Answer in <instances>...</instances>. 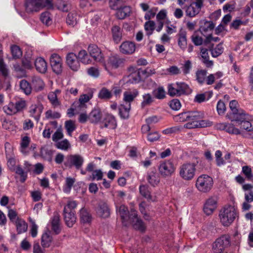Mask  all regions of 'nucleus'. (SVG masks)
<instances>
[{"instance_id":"obj_1","label":"nucleus","mask_w":253,"mask_h":253,"mask_svg":"<svg viewBox=\"0 0 253 253\" xmlns=\"http://www.w3.org/2000/svg\"><path fill=\"white\" fill-rule=\"evenodd\" d=\"M238 216L237 208L231 205L224 206L219 212L220 222L225 227L229 226Z\"/></svg>"},{"instance_id":"obj_2","label":"nucleus","mask_w":253,"mask_h":253,"mask_svg":"<svg viewBox=\"0 0 253 253\" xmlns=\"http://www.w3.org/2000/svg\"><path fill=\"white\" fill-rule=\"evenodd\" d=\"M204 114L198 111H189L188 122L184 125V127L193 129L199 127H206L211 126L212 122L208 120H204Z\"/></svg>"},{"instance_id":"obj_3","label":"nucleus","mask_w":253,"mask_h":253,"mask_svg":"<svg viewBox=\"0 0 253 253\" xmlns=\"http://www.w3.org/2000/svg\"><path fill=\"white\" fill-rule=\"evenodd\" d=\"M77 206V203L75 201L69 200L64 206L63 210V216L66 224L71 227L76 221L75 209Z\"/></svg>"},{"instance_id":"obj_4","label":"nucleus","mask_w":253,"mask_h":253,"mask_svg":"<svg viewBox=\"0 0 253 253\" xmlns=\"http://www.w3.org/2000/svg\"><path fill=\"white\" fill-rule=\"evenodd\" d=\"M26 11L28 12L38 11L43 7L51 8L53 4L51 0H26Z\"/></svg>"},{"instance_id":"obj_5","label":"nucleus","mask_w":253,"mask_h":253,"mask_svg":"<svg viewBox=\"0 0 253 253\" xmlns=\"http://www.w3.org/2000/svg\"><path fill=\"white\" fill-rule=\"evenodd\" d=\"M196 164L194 163H185L179 168V176L184 180H192L195 175Z\"/></svg>"},{"instance_id":"obj_6","label":"nucleus","mask_w":253,"mask_h":253,"mask_svg":"<svg viewBox=\"0 0 253 253\" xmlns=\"http://www.w3.org/2000/svg\"><path fill=\"white\" fill-rule=\"evenodd\" d=\"M176 166L172 159L161 161L158 167L160 174L165 178L170 177L175 172Z\"/></svg>"},{"instance_id":"obj_7","label":"nucleus","mask_w":253,"mask_h":253,"mask_svg":"<svg viewBox=\"0 0 253 253\" xmlns=\"http://www.w3.org/2000/svg\"><path fill=\"white\" fill-rule=\"evenodd\" d=\"M213 184V179L211 176L207 174H203L198 177L196 186L199 191L207 193L211 190Z\"/></svg>"},{"instance_id":"obj_8","label":"nucleus","mask_w":253,"mask_h":253,"mask_svg":"<svg viewBox=\"0 0 253 253\" xmlns=\"http://www.w3.org/2000/svg\"><path fill=\"white\" fill-rule=\"evenodd\" d=\"M84 158L82 155L76 154L68 155L64 163L65 167L69 168H75L76 169H81L84 163Z\"/></svg>"},{"instance_id":"obj_9","label":"nucleus","mask_w":253,"mask_h":253,"mask_svg":"<svg viewBox=\"0 0 253 253\" xmlns=\"http://www.w3.org/2000/svg\"><path fill=\"white\" fill-rule=\"evenodd\" d=\"M230 245V238L228 235H223L218 238L212 244L214 253H222Z\"/></svg>"},{"instance_id":"obj_10","label":"nucleus","mask_w":253,"mask_h":253,"mask_svg":"<svg viewBox=\"0 0 253 253\" xmlns=\"http://www.w3.org/2000/svg\"><path fill=\"white\" fill-rule=\"evenodd\" d=\"M253 119V117L246 112L243 114L242 115L235 118L233 120V122H237L239 125H241V128L247 131H251L253 130V127L250 123Z\"/></svg>"},{"instance_id":"obj_11","label":"nucleus","mask_w":253,"mask_h":253,"mask_svg":"<svg viewBox=\"0 0 253 253\" xmlns=\"http://www.w3.org/2000/svg\"><path fill=\"white\" fill-rule=\"evenodd\" d=\"M50 63L53 71L59 75L62 71V60L61 57L56 53L52 54L50 57Z\"/></svg>"},{"instance_id":"obj_12","label":"nucleus","mask_w":253,"mask_h":253,"mask_svg":"<svg viewBox=\"0 0 253 253\" xmlns=\"http://www.w3.org/2000/svg\"><path fill=\"white\" fill-rule=\"evenodd\" d=\"M203 5V0H196L188 6L186 9V14L187 16L193 17L198 14Z\"/></svg>"},{"instance_id":"obj_13","label":"nucleus","mask_w":253,"mask_h":253,"mask_svg":"<svg viewBox=\"0 0 253 253\" xmlns=\"http://www.w3.org/2000/svg\"><path fill=\"white\" fill-rule=\"evenodd\" d=\"M217 197L216 196H211L205 202L203 211L207 215L211 214L217 208Z\"/></svg>"},{"instance_id":"obj_14","label":"nucleus","mask_w":253,"mask_h":253,"mask_svg":"<svg viewBox=\"0 0 253 253\" xmlns=\"http://www.w3.org/2000/svg\"><path fill=\"white\" fill-rule=\"evenodd\" d=\"M88 51L90 56L92 57L95 61L99 62H104V55L100 49L96 45H89L88 47Z\"/></svg>"},{"instance_id":"obj_15","label":"nucleus","mask_w":253,"mask_h":253,"mask_svg":"<svg viewBox=\"0 0 253 253\" xmlns=\"http://www.w3.org/2000/svg\"><path fill=\"white\" fill-rule=\"evenodd\" d=\"M117 126V123L114 116L110 114H107L101 122V128H107L110 129H114Z\"/></svg>"},{"instance_id":"obj_16","label":"nucleus","mask_w":253,"mask_h":253,"mask_svg":"<svg viewBox=\"0 0 253 253\" xmlns=\"http://www.w3.org/2000/svg\"><path fill=\"white\" fill-rule=\"evenodd\" d=\"M78 55L73 52L66 56V63L70 68L74 71H78L80 67V63Z\"/></svg>"},{"instance_id":"obj_17","label":"nucleus","mask_w":253,"mask_h":253,"mask_svg":"<svg viewBox=\"0 0 253 253\" xmlns=\"http://www.w3.org/2000/svg\"><path fill=\"white\" fill-rule=\"evenodd\" d=\"M96 212L102 218H108L110 215V208L108 204L104 202H100L97 206Z\"/></svg>"},{"instance_id":"obj_18","label":"nucleus","mask_w":253,"mask_h":253,"mask_svg":"<svg viewBox=\"0 0 253 253\" xmlns=\"http://www.w3.org/2000/svg\"><path fill=\"white\" fill-rule=\"evenodd\" d=\"M238 103L235 100H231L229 103V107L231 111V116L229 118L231 122H233V120L236 117L240 116H243V114L245 113V111L241 109L238 108Z\"/></svg>"},{"instance_id":"obj_19","label":"nucleus","mask_w":253,"mask_h":253,"mask_svg":"<svg viewBox=\"0 0 253 253\" xmlns=\"http://www.w3.org/2000/svg\"><path fill=\"white\" fill-rule=\"evenodd\" d=\"M43 109V107L41 104L32 105L29 108L30 116L34 118L37 121H39Z\"/></svg>"},{"instance_id":"obj_20","label":"nucleus","mask_w":253,"mask_h":253,"mask_svg":"<svg viewBox=\"0 0 253 253\" xmlns=\"http://www.w3.org/2000/svg\"><path fill=\"white\" fill-rule=\"evenodd\" d=\"M129 218L131 219L132 222V225L134 229L140 230L141 232H143L145 230V226L143 221L138 218L137 214L135 211H134L129 216Z\"/></svg>"},{"instance_id":"obj_21","label":"nucleus","mask_w":253,"mask_h":253,"mask_svg":"<svg viewBox=\"0 0 253 253\" xmlns=\"http://www.w3.org/2000/svg\"><path fill=\"white\" fill-rule=\"evenodd\" d=\"M120 50L125 54H132L135 50V44L130 41L124 42L120 46Z\"/></svg>"},{"instance_id":"obj_22","label":"nucleus","mask_w":253,"mask_h":253,"mask_svg":"<svg viewBox=\"0 0 253 253\" xmlns=\"http://www.w3.org/2000/svg\"><path fill=\"white\" fill-rule=\"evenodd\" d=\"M176 37L178 46L182 50H185L187 46V32L181 29Z\"/></svg>"},{"instance_id":"obj_23","label":"nucleus","mask_w":253,"mask_h":253,"mask_svg":"<svg viewBox=\"0 0 253 253\" xmlns=\"http://www.w3.org/2000/svg\"><path fill=\"white\" fill-rule=\"evenodd\" d=\"M138 95L139 91L136 89L126 91L124 92L123 100L126 105L130 104L131 105V103Z\"/></svg>"},{"instance_id":"obj_24","label":"nucleus","mask_w":253,"mask_h":253,"mask_svg":"<svg viewBox=\"0 0 253 253\" xmlns=\"http://www.w3.org/2000/svg\"><path fill=\"white\" fill-rule=\"evenodd\" d=\"M101 119V112L99 109H94L88 116V120L92 123L96 124L100 122Z\"/></svg>"},{"instance_id":"obj_25","label":"nucleus","mask_w":253,"mask_h":253,"mask_svg":"<svg viewBox=\"0 0 253 253\" xmlns=\"http://www.w3.org/2000/svg\"><path fill=\"white\" fill-rule=\"evenodd\" d=\"M116 16L118 19H124L129 16L131 12V8L128 6H124L120 8H117Z\"/></svg>"},{"instance_id":"obj_26","label":"nucleus","mask_w":253,"mask_h":253,"mask_svg":"<svg viewBox=\"0 0 253 253\" xmlns=\"http://www.w3.org/2000/svg\"><path fill=\"white\" fill-rule=\"evenodd\" d=\"M36 70L40 73L44 74L47 70V64L45 60L42 57H38L35 60Z\"/></svg>"},{"instance_id":"obj_27","label":"nucleus","mask_w":253,"mask_h":253,"mask_svg":"<svg viewBox=\"0 0 253 253\" xmlns=\"http://www.w3.org/2000/svg\"><path fill=\"white\" fill-rule=\"evenodd\" d=\"M131 105L129 104H121L119 106V115L122 119L126 120L129 117V111Z\"/></svg>"},{"instance_id":"obj_28","label":"nucleus","mask_w":253,"mask_h":253,"mask_svg":"<svg viewBox=\"0 0 253 253\" xmlns=\"http://www.w3.org/2000/svg\"><path fill=\"white\" fill-rule=\"evenodd\" d=\"M31 86L32 88L36 91L42 90L44 86V83L41 78L34 76L31 79Z\"/></svg>"},{"instance_id":"obj_29","label":"nucleus","mask_w":253,"mask_h":253,"mask_svg":"<svg viewBox=\"0 0 253 253\" xmlns=\"http://www.w3.org/2000/svg\"><path fill=\"white\" fill-rule=\"evenodd\" d=\"M51 229L56 234H58L61 231L60 227V216L58 213L54 214L51 219Z\"/></svg>"},{"instance_id":"obj_30","label":"nucleus","mask_w":253,"mask_h":253,"mask_svg":"<svg viewBox=\"0 0 253 253\" xmlns=\"http://www.w3.org/2000/svg\"><path fill=\"white\" fill-rule=\"evenodd\" d=\"M123 63V59L117 55H111L108 60V64L113 68H118Z\"/></svg>"},{"instance_id":"obj_31","label":"nucleus","mask_w":253,"mask_h":253,"mask_svg":"<svg viewBox=\"0 0 253 253\" xmlns=\"http://www.w3.org/2000/svg\"><path fill=\"white\" fill-rule=\"evenodd\" d=\"M81 221L84 223H90L92 219V216L87 210L85 208H82L79 213Z\"/></svg>"},{"instance_id":"obj_32","label":"nucleus","mask_w":253,"mask_h":253,"mask_svg":"<svg viewBox=\"0 0 253 253\" xmlns=\"http://www.w3.org/2000/svg\"><path fill=\"white\" fill-rule=\"evenodd\" d=\"M176 84L180 96L191 93L192 89L187 84L184 82H176Z\"/></svg>"},{"instance_id":"obj_33","label":"nucleus","mask_w":253,"mask_h":253,"mask_svg":"<svg viewBox=\"0 0 253 253\" xmlns=\"http://www.w3.org/2000/svg\"><path fill=\"white\" fill-rule=\"evenodd\" d=\"M139 190L141 195L146 199L148 201L153 202L155 201L151 195V192L149 190V188L148 186L145 185H141L139 186Z\"/></svg>"},{"instance_id":"obj_34","label":"nucleus","mask_w":253,"mask_h":253,"mask_svg":"<svg viewBox=\"0 0 253 253\" xmlns=\"http://www.w3.org/2000/svg\"><path fill=\"white\" fill-rule=\"evenodd\" d=\"M111 31L114 41L116 43H118L121 41L122 38V33L121 28L115 25L113 26Z\"/></svg>"},{"instance_id":"obj_35","label":"nucleus","mask_w":253,"mask_h":253,"mask_svg":"<svg viewBox=\"0 0 253 253\" xmlns=\"http://www.w3.org/2000/svg\"><path fill=\"white\" fill-rule=\"evenodd\" d=\"M201 55L203 59L202 62L207 67H211L213 66V62L209 60L208 50L205 48H201Z\"/></svg>"},{"instance_id":"obj_36","label":"nucleus","mask_w":253,"mask_h":253,"mask_svg":"<svg viewBox=\"0 0 253 253\" xmlns=\"http://www.w3.org/2000/svg\"><path fill=\"white\" fill-rule=\"evenodd\" d=\"M154 101V98L149 93H144L142 95V100L141 102V107L144 108L149 106Z\"/></svg>"},{"instance_id":"obj_37","label":"nucleus","mask_w":253,"mask_h":253,"mask_svg":"<svg viewBox=\"0 0 253 253\" xmlns=\"http://www.w3.org/2000/svg\"><path fill=\"white\" fill-rule=\"evenodd\" d=\"M15 224L18 234L24 233L27 231L28 225L24 220L17 218L15 221Z\"/></svg>"},{"instance_id":"obj_38","label":"nucleus","mask_w":253,"mask_h":253,"mask_svg":"<svg viewBox=\"0 0 253 253\" xmlns=\"http://www.w3.org/2000/svg\"><path fill=\"white\" fill-rule=\"evenodd\" d=\"M78 57L79 60L84 64H88L91 62L90 55H88L86 51L84 50H81L78 53Z\"/></svg>"},{"instance_id":"obj_39","label":"nucleus","mask_w":253,"mask_h":253,"mask_svg":"<svg viewBox=\"0 0 253 253\" xmlns=\"http://www.w3.org/2000/svg\"><path fill=\"white\" fill-rule=\"evenodd\" d=\"M207 75V71L206 70H198L196 73V81L200 84H203L206 80Z\"/></svg>"},{"instance_id":"obj_40","label":"nucleus","mask_w":253,"mask_h":253,"mask_svg":"<svg viewBox=\"0 0 253 253\" xmlns=\"http://www.w3.org/2000/svg\"><path fill=\"white\" fill-rule=\"evenodd\" d=\"M155 98L159 100L164 99L166 97V91L164 87L159 86L152 91Z\"/></svg>"},{"instance_id":"obj_41","label":"nucleus","mask_w":253,"mask_h":253,"mask_svg":"<svg viewBox=\"0 0 253 253\" xmlns=\"http://www.w3.org/2000/svg\"><path fill=\"white\" fill-rule=\"evenodd\" d=\"M222 125L223 126V129L229 133L239 134L241 133L240 130L235 127L233 124H223Z\"/></svg>"},{"instance_id":"obj_42","label":"nucleus","mask_w":253,"mask_h":253,"mask_svg":"<svg viewBox=\"0 0 253 253\" xmlns=\"http://www.w3.org/2000/svg\"><path fill=\"white\" fill-rule=\"evenodd\" d=\"M52 241V237L48 233H44L42 237L41 244L43 248H48Z\"/></svg>"},{"instance_id":"obj_43","label":"nucleus","mask_w":253,"mask_h":253,"mask_svg":"<svg viewBox=\"0 0 253 253\" xmlns=\"http://www.w3.org/2000/svg\"><path fill=\"white\" fill-rule=\"evenodd\" d=\"M215 25L212 21H205L204 25L200 27V30L204 34V33H206L212 31Z\"/></svg>"},{"instance_id":"obj_44","label":"nucleus","mask_w":253,"mask_h":253,"mask_svg":"<svg viewBox=\"0 0 253 253\" xmlns=\"http://www.w3.org/2000/svg\"><path fill=\"white\" fill-rule=\"evenodd\" d=\"M20 87L21 89L26 94L28 95L31 93L32 91V86L31 84H29L25 80H22L20 82Z\"/></svg>"},{"instance_id":"obj_45","label":"nucleus","mask_w":253,"mask_h":253,"mask_svg":"<svg viewBox=\"0 0 253 253\" xmlns=\"http://www.w3.org/2000/svg\"><path fill=\"white\" fill-rule=\"evenodd\" d=\"M147 180L152 186H155L160 182V178L158 174L151 172L148 175Z\"/></svg>"},{"instance_id":"obj_46","label":"nucleus","mask_w":253,"mask_h":253,"mask_svg":"<svg viewBox=\"0 0 253 253\" xmlns=\"http://www.w3.org/2000/svg\"><path fill=\"white\" fill-rule=\"evenodd\" d=\"M20 176V182H24L27 178L28 171H25L20 165L17 166V168L13 171Z\"/></svg>"},{"instance_id":"obj_47","label":"nucleus","mask_w":253,"mask_h":253,"mask_svg":"<svg viewBox=\"0 0 253 253\" xmlns=\"http://www.w3.org/2000/svg\"><path fill=\"white\" fill-rule=\"evenodd\" d=\"M55 6L57 8L64 12H67L70 9V4L63 0H57Z\"/></svg>"},{"instance_id":"obj_48","label":"nucleus","mask_w":253,"mask_h":253,"mask_svg":"<svg viewBox=\"0 0 253 253\" xmlns=\"http://www.w3.org/2000/svg\"><path fill=\"white\" fill-rule=\"evenodd\" d=\"M112 96V93L111 91L106 87H103L99 92L98 97L101 99L108 100Z\"/></svg>"},{"instance_id":"obj_49","label":"nucleus","mask_w":253,"mask_h":253,"mask_svg":"<svg viewBox=\"0 0 253 253\" xmlns=\"http://www.w3.org/2000/svg\"><path fill=\"white\" fill-rule=\"evenodd\" d=\"M141 81V77L139 71H135L128 76L127 81L129 84H135L139 83Z\"/></svg>"},{"instance_id":"obj_50","label":"nucleus","mask_w":253,"mask_h":253,"mask_svg":"<svg viewBox=\"0 0 253 253\" xmlns=\"http://www.w3.org/2000/svg\"><path fill=\"white\" fill-rule=\"evenodd\" d=\"M75 182V178L71 177H67L65 180V184L63 187V191L66 193H70Z\"/></svg>"},{"instance_id":"obj_51","label":"nucleus","mask_w":253,"mask_h":253,"mask_svg":"<svg viewBox=\"0 0 253 253\" xmlns=\"http://www.w3.org/2000/svg\"><path fill=\"white\" fill-rule=\"evenodd\" d=\"M155 23L154 21L149 20L145 23L144 29L146 32V35L148 36H150L153 34L154 30H155Z\"/></svg>"},{"instance_id":"obj_52","label":"nucleus","mask_w":253,"mask_h":253,"mask_svg":"<svg viewBox=\"0 0 253 253\" xmlns=\"http://www.w3.org/2000/svg\"><path fill=\"white\" fill-rule=\"evenodd\" d=\"M189 118V111L184 112L175 115L174 117V120L177 122H184L187 121L188 122Z\"/></svg>"},{"instance_id":"obj_53","label":"nucleus","mask_w":253,"mask_h":253,"mask_svg":"<svg viewBox=\"0 0 253 253\" xmlns=\"http://www.w3.org/2000/svg\"><path fill=\"white\" fill-rule=\"evenodd\" d=\"M211 56L213 57H217L220 55L223 52V47L222 43H220L217 44L214 48L210 49Z\"/></svg>"},{"instance_id":"obj_54","label":"nucleus","mask_w":253,"mask_h":253,"mask_svg":"<svg viewBox=\"0 0 253 253\" xmlns=\"http://www.w3.org/2000/svg\"><path fill=\"white\" fill-rule=\"evenodd\" d=\"M50 103L54 107H57L60 105V103L57 99V96L54 92H49L47 96Z\"/></svg>"},{"instance_id":"obj_55","label":"nucleus","mask_w":253,"mask_h":253,"mask_svg":"<svg viewBox=\"0 0 253 253\" xmlns=\"http://www.w3.org/2000/svg\"><path fill=\"white\" fill-rule=\"evenodd\" d=\"M168 94L170 96H180L177 87L175 84H171L168 85Z\"/></svg>"},{"instance_id":"obj_56","label":"nucleus","mask_w":253,"mask_h":253,"mask_svg":"<svg viewBox=\"0 0 253 253\" xmlns=\"http://www.w3.org/2000/svg\"><path fill=\"white\" fill-rule=\"evenodd\" d=\"M65 127L69 136H72V133L76 129V127L74 121L68 120L65 123Z\"/></svg>"},{"instance_id":"obj_57","label":"nucleus","mask_w":253,"mask_h":253,"mask_svg":"<svg viewBox=\"0 0 253 253\" xmlns=\"http://www.w3.org/2000/svg\"><path fill=\"white\" fill-rule=\"evenodd\" d=\"M22 64L25 69H31L33 68L32 59L31 56L27 55L22 60Z\"/></svg>"},{"instance_id":"obj_58","label":"nucleus","mask_w":253,"mask_h":253,"mask_svg":"<svg viewBox=\"0 0 253 253\" xmlns=\"http://www.w3.org/2000/svg\"><path fill=\"white\" fill-rule=\"evenodd\" d=\"M4 112L8 115H12L16 114L14 102H9L7 105L3 107Z\"/></svg>"},{"instance_id":"obj_59","label":"nucleus","mask_w":253,"mask_h":253,"mask_svg":"<svg viewBox=\"0 0 253 253\" xmlns=\"http://www.w3.org/2000/svg\"><path fill=\"white\" fill-rule=\"evenodd\" d=\"M16 113L22 111L26 106V102L24 100L19 99L14 103Z\"/></svg>"},{"instance_id":"obj_60","label":"nucleus","mask_w":253,"mask_h":253,"mask_svg":"<svg viewBox=\"0 0 253 253\" xmlns=\"http://www.w3.org/2000/svg\"><path fill=\"white\" fill-rule=\"evenodd\" d=\"M41 156L45 160L50 161L51 159V155L52 154V151L48 149L46 147H42L41 149Z\"/></svg>"},{"instance_id":"obj_61","label":"nucleus","mask_w":253,"mask_h":253,"mask_svg":"<svg viewBox=\"0 0 253 253\" xmlns=\"http://www.w3.org/2000/svg\"><path fill=\"white\" fill-rule=\"evenodd\" d=\"M56 147L59 149L67 151L70 147V144L67 139H65L62 141L57 142Z\"/></svg>"},{"instance_id":"obj_62","label":"nucleus","mask_w":253,"mask_h":253,"mask_svg":"<svg viewBox=\"0 0 253 253\" xmlns=\"http://www.w3.org/2000/svg\"><path fill=\"white\" fill-rule=\"evenodd\" d=\"M103 176V173L101 169H96L93 171L92 175L90 176V177L88 178V179L91 180H100L102 179Z\"/></svg>"},{"instance_id":"obj_63","label":"nucleus","mask_w":253,"mask_h":253,"mask_svg":"<svg viewBox=\"0 0 253 253\" xmlns=\"http://www.w3.org/2000/svg\"><path fill=\"white\" fill-rule=\"evenodd\" d=\"M117 211L118 212L119 215L123 221L126 219L128 213L127 207L124 205H121L119 207V210L117 209Z\"/></svg>"},{"instance_id":"obj_64","label":"nucleus","mask_w":253,"mask_h":253,"mask_svg":"<svg viewBox=\"0 0 253 253\" xmlns=\"http://www.w3.org/2000/svg\"><path fill=\"white\" fill-rule=\"evenodd\" d=\"M93 97V93L89 92L87 94H83L81 95L79 101L77 102L80 103V106H81L84 105L85 103L89 101L90 99H91Z\"/></svg>"}]
</instances>
